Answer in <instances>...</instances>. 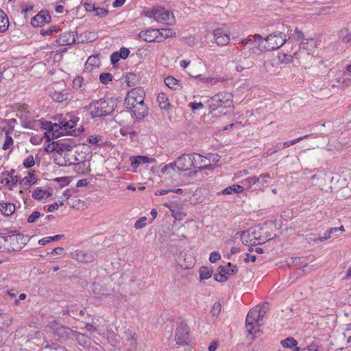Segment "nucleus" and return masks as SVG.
I'll use <instances>...</instances> for the list:
<instances>
[{
    "label": "nucleus",
    "instance_id": "9b49d317",
    "mask_svg": "<svg viewBox=\"0 0 351 351\" xmlns=\"http://www.w3.org/2000/svg\"><path fill=\"white\" fill-rule=\"evenodd\" d=\"M193 168H197L199 170L203 169H213L215 166L210 163V158L205 157L201 154L193 153L192 154Z\"/></svg>",
    "mask_w": 351,
    "mask_h": 351
},
{
    "label": "nucleus",
    "instance_id": "bf43d9fd",
    "mask_svg": "<svg viewBox=\"0 0 351 351\" xmlns=\"http://www.w3.org/2000/svg\"><path fill=\"white\" fill-rule=\"evenodd\" d=\"M202 80L203 82L210 84H216L217 83L220 82L219 78L213 77H204Z\"/></svg>",
    "mask_w": 351,
    "mask_h": 351
},
{
    "label": "nucleus",
    "instance_id": "dca6fc26",
    "mask_svg": "<svg viewBox=\"0 0 351 351\" xmlns=\"http://www.w3.org/2000/svg\"><path fill=\"white\" fill-rule=\"evenodd\" d=\"M158 35H159V29H158L149 28L147 29L143 30V31L140 32L138 34V37L140 39H141L145 42L159 43Z\"/></svg>",
    "mask_w": 351,
    "mask_h": 351
},
{
    "label": "nucleus",
    "instance_id": "8fccbe9b",
    "mask_svg": "<svg viewBox=\"0 0 351 351\" xmlns=\"http://www.w3.org/2000/svg\"><path fill=\"white\" fill-rule=\"evenodd\" d=\"M35 161L33 156L29 155L23 161V167L26 168L32 167L34 165Z\"/></svg>",
    "mask_w": 351,
    "mask_h": 351
},
{
    "label": "nucleus",
    "instance_id": "ea45409f",
    "mask_svg": "<svg viewBox=\"0 0 351 351\" xmlns=\"http://www.w3.org/2000/svg\"><path fill=\"white\" fill-rule=\"evenodd\" d=\"M113 76L110 73H101L99 75V80L104 84H108L112 82Z\"/></svg>",
    "mask_w": 351,
    "mask_h": 351
},
{
    "label": "nucleus",
    "instance_id": "3c124183",
    "mask_svg": "<svg viewBox=\"0 0 351 351\" xmlns=\"http://www.w3.org/2000/svg\"><path fill=\"white\" fill-rule=\"evenodd\" d=\"M221 304L219 302H215L210 311V313L213 316L217 317L221 311Z\"/></svg>",
    "mask_w": 351,
    "mask_h": 351
},
{
    "label": "nucleus",
    "instance_id": "412c9836",
    "mask_svg": "<svg viewBox=\"0 0 351 351\" xmlns=\"http://www.w3.org/2000/svg\"><path fill=\"white\" fill-rule=\"evenodd\" d=\"M157 102L158 103L159 107L162 110H170L171 109V104L169 101V99L167 94L163 92H160L157 95Z\"/></svg>",
    "mask_w": 351,
    "mask_h": 351
},
{
    "label": "nucleus",
    "instance_id": "13d9d810",
    "mask_svg": "<svg viewBox=\"0 0 351 351\" xmlns=\"http://www.w3.org/2000/svg\"><path fill=\"white\" fill-rule=\"evenodd\" d=\"M118 53H119V57H121V59L125 60L128 57L130 51L128 48L122 47Z\"/></svg>",
    "mask_w": 351,
    "mask_h": 351
},
{
    "label": "nucleus",
    "instance_id": "79ce46f5",
    "mask_svg": "<svg viewBox=\"0 0 351 351\" xmlns=\"http://www.w3.org/2000/svg\"><path fill=\"white\" fill-rule=\"evenodd\" d=\"M59 31V28L58 26H51L47 29H42L40 31V33L43 36H49L52 34L53 32H58Z\"/></svg>",
    "mask_w": 351,
    "mask_h": 351
},
{
    "label": "nucleus",
    "instance_id": "c03bdc74",
    "mask_svg": "<svg viewBox=\"0 0 351 351\" xmlns=\"http://www.w3.org/2000/svg\"><path fill=\"white\" fill-rule=\"evenodd\" d=\"M176 169V165H173V162H171V163H169V164L165 165L162 168L161 172L163 174H169V173H171L173 171H175Z\"/></svg>",
    "mask_w": 351,
    "mask_h": 351
},
{
    "label": "nucleus",
    "instance_id": "1a4fd4ad",
    "mask_svg": "<svg viewBox=\"0 0 351 351\" xmlns=\"http://www.w3.org/2000/svg\"><path fill=\"white\" fill-rule=\"evenodd\" d=\"M215 43L219 46H226L230 41V32L225 24L213 31Z\"/></svg>",
    "mask_w": 351,
    "mask_h": 351
},
{
    "label": "nucleus",
    "instance_id": "4be33fe9",
    "mask_svg": "<svg viewBox=\"0 0 351 351\" xmlns=\"http://www.w3.org/2000/svg\"><path fill=\"white\" fill-rule=\"evenodd\" d=\"M301 47L306 50L308 54L313 53L317 47L318 41L314 38L303 39L300 43Z\"/></svg>",
    "mask_w": 351,
    "mask_h": 351
},
{
    "label": "nucleus",
    "instance_id": "4468645a",
    "mask_svg": "<svg viewBox=\"0 0 351 351\" xmlns=\"http://www.w3.org/2000/svg\"><path fill=\"white\" fill-rule=\"evenodd\" d=\"M130 161L132 171L136 173L138 167L145 165L155 163L156 160L154 158L147 156H130Z\"/></svg>",
    "mask_w": 351,
    "mask_h": 351
},
{
    "label": "nucleus",
    "instance_id": "603ef678",
    "mask_svg": "<svg viewBox=\"0 0 351 351\" xmlns=\"http://www.w3.org/2000/svg\"><path fill=\"white\" fill-rule=\"evenodd\" d=\"M99 60L96 57H89L86 61V66L87 69H93V65H97Z\"/></svg>",
    "mask_w": 351,
    "mask_h": 351
},
{
    "label": "nucleus",
    "instance_id": "4d7b16f0",
    "mask_svg": "<svg viewBox=\"0 0 351 351\" xmlns=\"http://www.w3.org/2000/svg\"><path fill=\"white\" fill-rule=\"evenodd\" d=\"M221 258L219 252L217 251L212 252L210 254L209 261L211 263H216L217 261L220 260Z\"/></svg>",
    "mask_w": 351,
    "mask_h": 351
},
{
    "label": "nucleus",
    "instance_id": "c756f323",
    "mask_svg": "<svg viewBox=\"0 0 351 351\" xmlns=\"http://www.w3.org/2000/svg\"><path fill=\"white\" fill-rule=\"evenodd\" d=\"M38 181L36 176H35L34 171H28L27 176L23 177V184L29 186L36 184Z\"/></svg>",
    "mask_w": 351,
    "mask_h": 351
},
{
    "label": "nucleus",
    "instance_id": "5fc2aeb1",
    "mask_svg": "<svg viewBox=\"0 0 351 351\" xmlns=\"http://www.w3.org/2000/svg\"><path fill=\"white\" fill-rule=\"evenodd\" d=\"M84 83L82 77L77 76L73 81V87L75 88H80Z\"/></svg>",
    "mask_w": 351,
    "mask_h": 351
},
{
    "label": "nucleus",
    "instance_id": "6e6552de",
    "mask_svg": "<svg viewBox=\"0 0 351 351\" xmlns=\"http://www.w3.org/2000/svg\"><path fill=\"white\" fill-rule=\"evenodd\" d=\"M71 145L72 144L69 141L58 140L49 143L45 147V149L48 153L54 152L53 161L56 164L57 157H60L62 155L69 147H71Z\"/></svg>",
    "mask_w": 351,
    "mask_h": 351
},
{
    "label": "nucleus",
    "instance_id": "9d476101",
    "mask_svg": "<svg viewBox=\"0 0 351 351\" xmlns=\"http://www.w3.org/2000/svg\"><path fill=\"white\" fill-rule=\"evenodd\" d=\"M78 159L75 156V152L73 150V146L69 147L67 151L56 158V165L60 167L69 166L75 164Z\"/></svg>",
    "mask_w": 351,
    "mask_h": 351
},
{
    "label": "nucleus",
    "instance_id": "864d4df0",
    "mask_svg": "<svg viewBox=\"0 0 351 351\" xmlns=\"http://www.w3.org/2000/svg\"><path fill=\"white\" fill-rule=\"evenodd\" d=\"M258 178H260L258 184H261L262 186H263L268 184L269 180L270 179V175L267 173H261Z\"/></svg>",
    "mask_w": 351,
    "mask_h": 351
},
{
    "label": "nucleus",
    "instance_id": "774afa93",
    "mask_svg": "<svg viewBox=\"0 0 351 351\" xmlns=\"http://www.w3.org/2000/svg\"><path fill=\"white\" fill-rule=\"evenodd\" d=\"M64 252V250L62 247H58L54 248L51 252V254H58V255H62Z\"/></svg>",
    "mask_w": 351,
    "mask_h": 351
},
{
    "label": "nucleus",
    "instance_id": "2eb2a0df",
    "mask_svg": "<svg viewBox=\"0 0 351 351\" xmlns=\"http://www.w3.org/2000/svg\"><path fill=\"white\" fill-rule=\"evenodd\" d=\"M71 257L79 262L92 263L97 257V254L93 252L76 250L71 253Z\"/></svg>",
    "mask_w": 351,
    "mask_h": 351
},
{
    "label": "nucleus",
    "instance_id": "f03ea898",
    "mask_svg": "<svg viewBox=\"0 0 351 351\" xmlns=\"http://www.w3.org/2000/svg\"><path fill=\"white\" fill-rule=\"evenodd\" d=\"M145 93L142 88H132L128 92L125 99V108L130 110L137 119L147 114V106L144 102Z\"/></svg>",
    "mask_w": 351,
    "mask_h": 351
},
{
    "label": "nucleus",
    "instance_id": "b1692460",
    "mask_svg": "<svg viewBox=\"0 0 351 351\" xmlns=\"http://www.w3.org/2000/svg\"><path fill=\"white\" fill-rule=\"evenodd\" d=\"M51 195V193L48 190H43L40 188H36L32 193V197L37 200L46 199Z\"/></svg>",
    "mask_w": 351,
    "mask_h": 351
},
{
    "label": "nucleus",
    "instance_id": "09e8293b",
    "mask_svg": "<svg viewBox=\"0 0 351 351\" xmlns=\"http://www.w3.org/2000/svg\"><path fill=\"white\" fill-rule=\"evenodd\" d=\"M43 138H45V141L47 142L49 141L47 140V138L45 136V135L43 136L39 135H35L34 136H32L30 138V141L33 145H39L43 142Z\"/></svg>",
    "mask_w": 351,
    "mask_h": 351
},
{
    "label": "nucleus",
    "instance_id": "f704fd0d",
    "mask_svg": "<svg viewBox=\"0 0 351 351\" xmlns=\"http://www.w3.org/2000/svg\"><path fill=\"white\" fill-rule=\"evenodd\" d=\"M9 26L8 18L6 14L0 10V32H5Z\"/></svg>",
    "mask_w": 351,
    "mask_h": 351
},
{
    "label": "nucleus",
    "instance_id": "20e7f679",
    "mask_svg": "<svg viewBox=\"0 0 351 351\" xmlns=\"http://www.w3.org/2000/svg\"><path fill=\"white\" fill-rule=\"evenodd\" d=\"M76 125V119H71L68 121H60L59 123L45 121L42 123V128L46 130L45 136L47 138V140L51 141L70 133Z\"/></svg>",
    "mask_w": 351,
    "mask_h": 351
},
{
    "label": "nucleus",
    "instance_id": "0eeeda50",
    "mask_svg": "<svg viewBox=\"0 0 351 351\" xmlns=\"http://www.w3.org/2000/svg\"><path fill=\"white\" fill-rule=\"evenodd\" d=\"M143 14L146 17L154 19L161 23L170 24L173 20V13L162 7L144 10Z\"/></svg>",
    "mask_w": 351,
    "mask_h": 351
},
{
    "label": "nucleus",
    "instance_id": "473e14b6",
    "mask_svg": "<svg viewBox=\"0 0 351 351\" xmlns=\"http://www.w3.org/2000/svg\"><path fill=\"white\" fill-rule=\"evenodd\" d=\"M338 36L341 41L346 44H351V33L348 32V28H343L339 31Z\"/></svg>",
    "mask_w": 351,
    "mask_h": 351
},
{
    "label": "nucleus",
    "instance_id": "423d86ee",
    "mask_svg": "<svg viewBox=\"0 0 351 351\" xmlns=\"http://www.w3.org/2000/svg\"><path fill=\"white\" fill-rule=\"evenodd\" d=\"M47 331L57 337L61 342L77 338L78 336H83L82 334L56 321L50 322L47 326Z\"/></svg>",
    "mask_w": 351,
    "mask_h": 351
},
{
    "label": "nucleus",
    "instance_id": "e2e57ef3",
    "mask_svg": "<svg viewBox=\"0 0 351 351\" xmlns=\"http://www.w3.org/2000/svg\"><path fill=\"white\" fill-rule=\"evenodd\" d=\"M294 38L297 40H300L304 38L303 32L299 29L298 27L295 28L294 33L292 34Z\"/></svg>",
    "mask_w": 351,
    "mask_h": 351
},
{
    "label": "nucleus",
    "instance_id": "a878e982",
    "mask_svg": "<svg viewBox=\"0 0 351 351\" xmlns=\"http://www.w3.org/2000/svg\"><path fill=\"white\" fill-rule=\"evenodd\" d=\"M260 178H258L257 176L247 177L241 181V186H243V189H245L247 190H249L253 186L258 184Z\"/></svg>",
    "mask_w": 351,
    "mask_h": 351
},
{
    "label": "nucleus",
    "instance_id": "58836bf2",
    "mask_svg": "<svg viewBox=\"0 0 351 351\" xmlns=\"http://www.w3.org/2000/svg\"><path fill=\"white\" fill-rule=\"evenodd\" d=\"M171 213L175 219H182L186 217V213L180 208L171 210Z\"/></svg>",
    "mask_w": 351,
    "mask_h": 351
},
{
    "label": "nucleus",
    "instance_id": "4c0bfd02",
    "mask_svg": "<svg viewBox=\"0 0 351 351\" xmlns=\"http://www.w3.org/2000/svg\"><path fill=\"white\" fill-rule=\"evenodd\" d=\"M213 271L208 267H202L199 269V277L201 280H207L212 276Z\"/></svg>",
    "mask_w": 351,
    "mask_h": 351
},
{
    "label": "nucleus",
    "instance_id": "7c9ffc66",
    "mask_svg": "<svg viewBox=\"0 0 351 351\" xmlns=\"http://www.w3.org/2000/svg\"><path fill=\"white\" fill-rule=\"evenodd\" d=\"M281 345L285 348H293L295 350L300 351V348L297 347L298 341L293 337H287L281 341Z\"/></svg>",
    "mask_w": 351,
    "mask_h": 351
},
{
    "label": "nucleus",
    "instance_id": "338daca9",
    "mask_svg": "<svg viewBox=\"0 0 351 351\" xmlns=\"http://www.w3.org/2000/svg\"><path fill=\"white\" fill-rule=\"evenodd\" d=\"M189 106L192 110H197L203 108V104L201 102H191Z\"/></svg>",
    "mask_w": 351,
    "mask_h": 351
},
{
    "label": "nucleus",
    "instance_id": "37998d69",
    "mask_svg": "<svg viewBox=\"0 0 351 351\" xmlns=\"http://www.w3.org/2000/svg\"><path fill=\"white\" fill-rule=\"evenodd\" d=\"M269 308V307L268 303H265V304H263L261 306L255 308V310H256L258 311V313L260 315V319L261 320L263 319V317L265 316V313L267 312Z\"/></svg>",
    "mask_w": 351,
    "mask_h": 351
},
{
    "label": "nucleus",
    "instance_id": "a19ab883",
    "mask_svg": "<svg viewBox=\"0 0 351 351\" xmlns=\"http://www.w3.org/2000/svg\"><path fill=\"white\" fill-rule=\"evenodd\" d=\"M165 84L171 88H176V86L178 85V81L171 76H168L165 79Z\"/></svg>",
    "mask_w": 351,
    "mask_h": 351
},
{
    "label": "nucleus",
    "instance_id": "de8ad7c7",
    "mask_svg": "<svg viewBox=\"0 0 351 351\" xmlns=\"http://www.w3.org/2000/svg\"><path fill=\"white\" fill-rule=\"evenodd\" d=\"M93 11L95 12V16L99 17L106 16L108 14V11L103 8L93 7Z\"/></svg>",
    "mask_w": 351,
    "mask_h": 351
},
{
    "label": "nucleus",
    "instance_id": "2f4dec72",
    "mask_svg": "<svg viewBox=\"0 0 351 351\" xmlns=\"http://www.w3.org/2000/svg\"><path fill=\"white\" fill-rule=\"evenodd\" d=\"M87 141L89 144L95 147H101L104 144L102 136L100 135H90L88 137Z\"/></svg>",
    "mask_w": 351,
    "mask_h": 351
},
{
    "label": "nucleus",
    "instance_id": "49530a36",
    "mask_svg": "<svg viewBox=\"0 0 351 351\" xmlns=\"http://www.w3.org/2000/svg\"><path fill=\"white\" fill-rule=\"evenodd\" d=\"M254 42H256L254 38L253 39H251V38H245L243 40H241V44L243 45H245V46H248L249 47L252 48V49H253L254 52L255 53H258L256 52V50L257 51H259V49H257V46L256 47H253L252 45H253V43Z\"/></svg>",
    "mask_w": 351,
    "mask_h": 351
},
{
    "label": "nucleus",
    "instance_id": "7ed1b4c3",
    "mask_svg": "<svg viewBox=\"0 0 351 351\" xmlns=\"http://www.w3.org/2000/svg\"><path fill=\"white\" fill-rule=\"evenodd\" d=\"M259 52L274 51L283 46L287 41V36L282 32H274L263 38L259 34L254 35Z\"/></svg>",
    "mask_w": 351,
    "mask_h": 351
},
{
    "label": "nucleus",
    "instance_id": "c85d7f7f",
    "mask_svg": "<svg viewBox=\"0 0 351 351\" xmlns=\"http://www.w3.org/2000/svg\"><path fill=\"white\" fill-rule=\"evenodd\" d=\"M243 192V186L239 184H233L228 186L221 191L223 195H230L232 193H241Z\"/></svg>",
    "mask_w": 351,
    "mask_h": 351
},
{
    "label": "nucleus",
    "instance_id": "a18cd8bd",
    "mask_svg": "<svg viewBox=\"0 0 351 351\" xmlns=\"http://www.w3.org/2000/svg\"><path fill=\"white\" fill-rule=\"evenodd\" d=\"M75 165L74 170L79 173H86V171H85V162H79L78 160L75 163L73 164Z\"/></svg>",
    "mask_w": 351,
    "mask_h": 351
},
{
    "label": "nucleus",
    "instance_id": "6ab92c4d",
    "mask_svg": "<svg viewBox=\"0 0 351 351\" xmlns=\"http://www.w3.org/2000/svg\"><path fill=\"white\" fill-rule=\"evenodd\" d=\"M75 42V38L73 33L64 32L60 34L59 37L56 39V43L61 46L70 45Z\"/></svg>",
    "mask_w": 351,
    "mask_h": 351
},
{
    "label": "nucleus",
    "instance_id": "680f3d73",
    "mask_svg": "<svg viewBox=\"0 0 351 351\" xmlns=\"http://www.w3.org/2000/svg\"><path fill=\"white\" fill-rule=\"evenodd\" d=\"M121 57H119V53L118 51L114 52L110 56V61L112 64H115L120 60Z\"/></svg>",
    "mask_w": 351,
    "mask_h": 351
},
{
    "label": "nucleus",
    "instance_id": "69168bd1",
    "mask_svg": "<svg viewBox=\"0 0 351 351\" xmlns=\"http://www.w3.org/2000/svg\"><path fill=\"white\" fill-rule=\"evenodd\" d=\"M332 235L330 233V232L328 230H327L323 237H318L317 239H316V241L317 242H322V241H324L326 240H327L328 239L330 238Z\"/></svg>",
    "mask_w": 351,
    "mask_h": 351
},
{
    "label": "nucleus",
    "instance_id": "aec40b11",
    "mask_svg": "<svg viewBox=\"0 0 351 351\" xmlns=\"http://www.w3.org/2000/svg\"><path fill=\"white\" fill-rule=\"evenodd\" d=\"M19 178L13 174L6 173L1 177V183L8 186L9 189H12L13 186L17 184Z\"/></svg>",
    "mask_w": 351,
    "mask_h": 351
},
{
    "label": "nucleus",
    "instance_id": "f3484780",
    "mask_svg": "<svg viewBox=\"0 0 351 351\" xmlns=\"http://www.w3.org/2000/svg\"><path fill=\"white\" fill-rule=\"evenodd\" d=\"M261 319L258 311L255 308L252 309L249 311L246 317V328L249 333L252 334L254 329L253 323L256 322L258 325H261Z\"/></svg>",
    "mask_w": 351,
    "mask_h": 351
},
{
    "label": "nucleus",
    "instance_id": "c9c22d12",
    "mask_svg": "<svg viewBox=\"0 0 351 351\" xmlns=\"http://www.w3.org/2000/svg\"><path fill=\"white\" fill-rule=\"evenodd\" d=\"M297 51L293 53V55L291 54H287L284 53H280L278 54V59L279 60L284 64H288L291 63L293 61V57L296 56Z\"/></svg>",
    "mask_w": 351,
    "mask_h": 351
},
{
    "label": "nucleus",
    "instance_id": "f257e3e1",
    "mask_svg": "<svg viewBox=\"0 0 351 351\" xmlns=\"http://www.w3.org/2000/svg\"><path fill=\"white\" fill-rule=\"evenodd\" d=\"M207 106L213 116L226 115L234 108L233 95L228 91L220 92L207 101Z\"/></svg>",
    "mask_w": 351,
    "mask_h": 351
},
{
    "label": "nucleus",
    "instance_id": "a211bd4d",
    "mask_svg": "<svg viewBox=\"0 0 351 351\" xmlns=\"http://www.w3.org/2000/svg\"><path fill=\"white\" fill-rule=\"evenodd\" d=\"M51 21V16L46 11H41L31 20L34 27H41Z\"/></svg>",
    "mask_w": 351,
    "mask_h": 351
},
{
    "label": "nucleus",
    "instance_id": "39448f33",
    "mask_svg": "<svg viewBox=\"0 0 351 351\" xmlns=\"http://www.w3.org/2000/svg\"><path fill=\"white\" fill-rule=\"evenodd\" d=\"M114 110V101L112 99H99L93 100L87 106L92 118L103 117L110 115Z\"/></svg>",
    "mask_w": 351,
    "mask_h": 351
},
{
    "label": "nucleus",
    "instance_id": "393cba45",
    "mask_svg": "<svg viewBox=\"0 0 351 351\" xmlns=\"http://www.w3.org/2000/svg\"><path fill=\"white\" fill-rule=\"evenodd\" d=\"M176 32L169 28H162L159 29V43L163 42L167 38H173L176 36Z\"/></svg>",
    "mask_w": 351,
    "mask_h": 351
},
{
    "label": "nucleus",
    "instance_id": "cd10ccee",
    "mask_svg": "<svg viewBox=\"0 0 351 351\" xmlns=\"http://www.w3.org/2000/svg\"><path fill=\"white\" fill-rule=\"evenodd\" d=\"M15 210V206L11 203H3L0 204V211L5 217H9Z\"/></svg>",
    "mask_w": 351,
    "mask_h": 351
},
{
    "label": "nucleus",
    "instance_id": "f8f14e48",
    "mask_svg": "<svg viewBox=\"0 0 351 351\" xmlns=\"http://www.w3.org/2000/svg\"><path fill=\"white\" fill-rule=\"evenodd\" d=\"M193 164L192 154H183L173 162V165L179 171L191 170L193 167Z\"/></svg>",
    "mask_w": 351,
    "mask_h": 351
},
{
    "label": "nucleus",
    "instance_id": "bb28decb",
    "mask_svg": "<svg viewBox=\"0 0 351 351\" xmlns=\"http://www.w3.org/2000/svg\"><path fill=\"white\" fill-rule=\"evenodd\" d=\"M219 270L226 274L228 277V276L234 275L237 273L238 268L237 265H232L229 263L227 265L220 266L219 267Z\"/></svg>",
    "mask_w": 351,
    "mask_h": 351
},
{
    "label": "nucleus",
    "instance_id": "e433bc0d",
    "mask_svg": "<svg viewBox=\"0 0 351 351\" xmlns=\"http://www.w3.org/2000/svg\"><path fill=\"white\" fill-rule=\"evenodd\" d=\"M63 237L62 234H57L55 236H50L44 237L38 241L40 245H45L49 242L60 240Z\"/></svg>",
    "mask_w": 351,
    "mask_h": 351
},
{
    "label": "nucleus",
    "instance_id": "052dcab7",
    "mask_svg": "<svg viewBox=\"0 0 351 351\" xmlns=\"http://www.w3.org/2000/svg\"><path fill=\"white\" fill-rule=\"evenodd\" d=\"M12 144H13L12 138L9 136H6L5 143L3 145V149L5 150L8 149L10 148V147Z\"/></svg>",
    "mask_w": 351,
    "mask_h": 351
},
{
    "label": "nucleus",
    "instance_id": "72a5a7b5",
    "mask_svg": "<svg viewBox=\"0 0 351 351\" xmlns=\"http://www.w3.org/2000/svg\"><path fill=\"white\" fill-rule=\"evenodd\" d=\"M252 62L247 58H244L243 61L240 60L236 65L235 69L238 72H242L245 69H250L252 67Z\"/></svg>",
    "mask_w": 351,
    "mask_h": 351
},
{
    "label": "nucleus",
    "instance_id": "ddd939ff",
    "mask_svg": "<svg viewBox=\"0 0 351 351\" xmlns=\"http://www.w3.org/2000/svg\"><path fill=\"white\" fill-rule=\"evenodd\" d=\"M189 328L187 324L183 322L178 324L176 330L175 339L178 344L184 345L188 343Z\"/></svg>",
    "mask_w": 351,
    "mask_h": 351
},
{
    "label": "nucleus",
    "instance_id": "0e129e2a",
    "mask_svg": "<svg viewBox=\"0 0 351 351\" xmlns=\"http://www.w3.org/2000/svg\"><path fill=\"white\" fill-rule=\"evenodd\" d=\"M55 180L60 183L61 186H64L69 184V181L67 178L62 177V178H57L55 179Z\"/></svg>",
    "mask_w": 351,
    "mask_h": 351
},
{
    "label": "nucleus",
    "instance_id": "5701e85b",
    "mask_svg": "<svg viewBox=\"0 0 351 351\" xmlns=\"http://www.w3.org/2000/svg\"><path fill=\"white\" fill-rule=\"evenodd\" d=\"M69 94L66 90H54L50 93V97L56 102H62L68 99Z\"/></svg>",
    "mask_w": 351,
    "mask_h": 351
},
{
    "label": "nucleus",
    "instance_id": "6e6d98bb",
    "mask_svg": "<svg viewBox=\"0 0 351 351\" xmlns=\"http://www.w3.org/2000/svg\"><path fill=\"white\" fill-rule=\"evenodd\" d=\"M214 278L216 281L221 282H226L228 279V277L227 276H226V274H223V272H221L220 270L218 274L215 275Z\"/></svg>",
    "mask_w": 351,
    "mask_h": 351
}]
</instances>
